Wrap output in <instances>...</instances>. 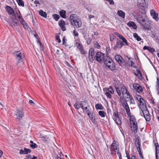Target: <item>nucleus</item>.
<instances>
[{
  "label": "nucleus",
  "instance_id": "7",
  "mask_svg": "<svg viewBox=\"0 0 159 159\" xmlns=\"http://www.w3.org/2000/svg\"><path fill=\"white\" fill-rule=\"evenodd\" d=\"M83 103L82 109L84 112L87 113L88 115H89L90 113L92 112L89 109V106L88 103L84 101Z\"/></svg>",
  "mask_w": 159,
  "mask_h": 159
},
{
  "label": "nucleus",
  "instance_id": "33",
  "mask_svg": "<svg viewBox=\"0 0 159 159\" xmlns=\"http://www.w3.org/2000/svg\"><path fill=\"white\" fill-rule=\"evenodd\" d=\"M134 38L138 41L141 40V38L137 34L135 33L134 34Z\"/></svg>",
  "mask_w": 159,
  "mask_h": 159
},
{
  "label": "nucleus",
  "instance_id": "52",
  "mask_svg": "<svg viewBox=\"0 0 159 159\" xmlns=\"http://www.w3.org/2000/svg\"><path fill=\"white\" fill-rule=\"evenodd\" d=\"M17 18L19 19H22L23 18L22 16H21L20 11H19L18 13H17Z\"/></svg>",
  "mask_w": 159,
  "mask_h": 159
},
{
  "label": "nucleus",
  "instance_id": "13",
  "mask_svg": "<svg viewBox=\"0 0 159 159\" xmlns=\"http://www.w3.org/2000/svg\"><path fill=\"white\" fill-rule=\"evenodd\" d=\"M111 151L112 153H113L114 152H117L119 151V148L115 141L111 145Z\"/></svg>",
  "mask_w": 159,
  "mask_h": 159
},
{
  "label": "nucleus",
  "instance_id": "64",
  "mask_svg": "<svg viewBox=\"0 0 159 159\" xmlns=\"http://www.w3.org/2000/svg\"><path fill=\"white\" fill-rule=\"evenodd\" d=\"M131 159H136V158L135 156H132L131 157Z\"/></svg>",
  "mask_w": 159,
  "mask_h": 159
},
{
  "label": "nucleus",
  "instance_id": "47",
  "mask_svg": "<svg viewBox=\"0 0 159 159\" xmlns=\"http://www.w3.org/2000/svg\"><path fill=\"white\" fill-rule=\"evenodd\" d=\"M86 43L88 44H89L91 42V39L90 38H86Z\"/></svg>",
  "mask_w": 159,
  "mask_h": 159
},
{
  "label": "nucleus",
  "instance_id": "39",
  "mask_svg": "<svg viewBox=\"0 0 159 159\" xmlns=\"http://www.w3.org/2000/svg\"><path fill=\"white\" fill-rule=\"evenodd\" d=\"M52 17L55 20H58L60 18L59 15L57 14H53Z\"/></svg>",
  "mask_w": 159,
  "mask_h": 159
},
{
  "label": "nucleus",
  "instance_id": "15",
  "mask_svg": "<svg viewBox=\"0 0 159 159\" xmlns=\"http://www.w3.org/2000/svg\"><path fill=\"white\" fill-rule=\"evenodd\" d=\"M139 22L142 24V26L144 28V30H151V27L149 25H147L145 20H140Z\"/></svg>",
  "mask_w": 159,
  "mask_h": 159
},
{
  "label": "nucleus",
  "instance_id": "56",
  "mask_svg": "<svg viewBox=\"0 0 159 159\" xmlns=\"http://www.w3.org/2000/svg\"><path fill=\"white\" fill-rule=\"evenodd\" d=\"M20 154H26V153L25 152V150H23L22 149H21L20 150Z\"/></svg>",
  "mask_w": 159,
  "mask_h": 159
},
{
  "label": "nucleus",
  "instance_id": "8",
  "mask_svg": "<svg viewBox=\"0 0 159 159\" xmlns=\"http://www.w3.org/2000/svg\"><path fill=\"white\" fill-rule=\"evenodd\" d=\"M113 118L116 124L120 125H121V120L119 116L118 112L115 111L113 112Z\"/></svg>",
  "mask_w": 159,
  "mask_h": 159
},
{
  "label": "nucleus",
  "instance_id": "40",
  "mask_svg": "<svg viewBox=\"0 0 159 159\" xmlns=\"http://www.w3.org/2000/svg\"><path fill=\"white\" fill-rule=\"evenodd\" d=\"M16 1L19 5L22 7L24 6V2L22 0H16Z\"/></svg>",
  "mask_w": 159,
  "mask_h": 159
},
{
  "label": "nucleus",
  "instance_id": "51",
  "mask_svg": "<svg viewBox=\"0 0 159 159\" xmlns=\"http://www.w3.org/2000/svg\"><path fill=\"white\" fill-rule=\"evenodd\" d=\"M116 92H117L118 95L119 96H120L121 95V93L120 90L117 87L116 88Z\"/></svg>",
  "mask_w": 159,
  "mask_h": 159
},
{
  "label": "nucleus",
  "instance_id": "57",
  "mask_svg": "<svg viewBox=\"0 0 159 159\" xmlns=\"http://www.w3.org/2000/svg\"><path fill=\"white\" fill-rule=\"evenodd\" d=\"M73 34L75 36H78V33L75 30L73 31Z\"/></svg>",
  "mask_w": 159,
  "mask_h": 159
},
{
  "label": "nucleus",
  "instance_id": "34",
  "mask_svg": "<svg viewBox=\"0 0 159 159\" xmlns=\"http://www.w3.org/2000/svg\"><path fill=\"white\" fill-rule=\"evenodd\" d=\"M98 114L102 117H104L106 115V113L103 111H100L98 112Z\"/></svg>",
  "mask_w": 159,
  "mask_h": 159
},
{
  "label": "nucleus",
  "instance_id": "29",
  "mask_svg": "<svg viewBox=\"0 0 159 159\" xmlns=\"http://www.w3.org/2000/svg\"><path fill=\"white\" fill-rule=\"evenodd\" d=\"M66 11L63 10H61L60 11L59 13L60 16L64 19H66Z\"/></svg>",
  "mask_w": 159,
  "mask_h": 159
},
{
  "label": "nucleus",
  "instance_id": "45",
  "mask_svg": "<svg viewBox=\"0 0 159 159\" xmlns=\"http://www.w3.org/2000/svg\"><path fill=\"white\" fill-rule=\"evenodd\" d=\"M66 37L65 36H64L62 38V44L63 45H64L65 46H66Z\"/></svg>",
  "mask_w": 159,
  "mask_h": 159
},
{
  "label": "nucleus",
  "instance_id": "48",
  "mask_svg": "<svg viewBox=\"0 0 159 159\" xmlns=\"http://www.w3.org/2000/svg\"><path fill=\"white\" fill-rule=\"evenodd\" d=\"M30 146L32 148H34L38 147V145L35 143H34L30 145Z\"/></svg>",
  "mask_w": 159,
  "mask_h": 159
},
{
  "label": "nucleus",
  "instance_id": "25",
  "mask_svg": "<svg viewBox=\"0 0 159 159\" xmlns=\"http://www.w3.org/2000/svg\"><path fill=\"white\" fill-rule=\"evenodd\" d=\"M88 116L92 122L93 123H94L95 121V115H93V112L90 113L89 115H88Z\"/></svg>",
  "mask_w": 159,
  "mask_h": 159
},
{
  "label": "nucleus",
  "instance_id": "26",
  "mask_svg": "<svg viewBox=\"0 0 159 159\" xmlns=\"http://www.w3.org/2000/svg\"><path fill=\"white\" fill-rule=\"evenodd\" d=\"M6 9L7 11L10 14H12L14 13V11L13 9L10 7L7 6L6 7Z\"/></svg>",
  "mask_w": 159,
  "mask_h": 159
},
{
  "label": "nucleus",
  "instance_id": "1",
  "mask_svg": "<svg viewBox=\"0 0 159 159\" xmlns=\"http://www.w3.org/2000/svg\"><path fill=\"white\" fill-rule=\"evenodd\" d=\"M135 97L138 101V103L141 110V115L142 116V114H143L146 121H149L150 119V116L144 100L140 95L138 94L135 95Z\"/></svg>",
  "mask_w": 159,
  "mask_h": 159
},
{
  "label": "nucleus",
  "instance_id": "22",
  "mask_svg": "<svg viewBox=\"0 0 159 159\" xmlns=\"http://www.w3.org/2000/svg\"><path fill=\"white\" fill-rule=\"evenodd\" d=\"M126 104L122 106L125 109L127 115L129 116L131 114L129 107L127 103Z\"/></svg>",
  "mask_w": 159,
  "mask_h": 159
},
{
  "label": "nucleus",
  "instance_id": "14",
  "mask_svg": "<svg viewBox=\"0 0 159 159\" xmlns=\"http://www.w3.org/2000/svg\"><path fill=\"white\" fill-rule=\"evenodd\" d=\"M134 89L138 93H140L143 92L142 87L138 84H134L133 85Z\"/></svg>",
  "mask_w": 159,
  "mask_h": 159
},
{
  "label": "nucleus",
  "instance_id": "37",
  "mask_svg": "<svg viewBox=\"0 0 159 159\" xmlns=\"http://www.w3.org/2000/svg\"><path fill=\"white\" fill-rule=\"evenodd\" d=\"M75 45L79 50L83 47L82 45L78 42H76L75 43Z\"/></svg>",
  "mask_w": 159,
  "mask_h": 159
},
{
  "label": "nucleus",
  "instance_id": "2",
  "mask_svg": "<svg viewBox=\"0 0 159 159\" xmlns=\"http://www.w3.org/2000/svg\"><path fill=\"white\" fill-rule=\"evenodd\" d=\"M148 0H138V5L140 9L144 12L147 9Z\"/></svg>",
  "mask_w": 159,
  "mask_h": 159
},
{
  "label": "nucleus",
  "instance_id": "16",
  "mask_svg": "<svg viewBox=\"0 0 159 159\" xmlns=\"http://www.w3.org/2000/svg\"><path fill=\"white\" fill-rule=\"evenodd\" d=\"M131 130L134 134L137 133L138 129L137 124L130 125Z\"/></svg>",
  "mask_w": 159,
  "mask_h": 159
},
{
  "label": "nucleus",
  "instance_id": "17",
  "mask_svg": "<svg viewBox=\"0 0 159 159\" xmlns=\"http://www.w3.org/2000/svg\"><path fill=\"white\" fill-rule=\"evenodd\" d=\"M151 16L152 17L153 19L156 20L159 19L158 17V14L157 13L156 11L153 10H152L150 11Z\"/></svg>",
  "mask_w": 159,
  "mask_h": 159
},
{
  "label": "nucleus",
  "instance_id": "43",
  "mask_svg": "<svg viewBox=\"0 0 159 159\" xmlns=\"http://www.w3.org/2000/svg\"><path fill=\"white\" fill-rule=\"evenodd\" d=\"M79 50L80 53L83 54H85L87 53V52L84 49L83 47L80 49Z\"/></svg>",
  "mask_w": 159,
  "mask_h": 159
},
{
  "label": "nucleus",
  "instance_id": "62",
  "mask_svg": "<svg viewBox=\"0 0 159 159\" xmlns=\"http://www.w3.org/2000/svg\"><path fill=\"white\" fill-rule=\"evenodd\" d=\"M24 159H31V157L30 156H27L26 158H25Z\"/></svg>",
  "mask_w": 159,
  "mask_h": 159
},
{
  "label": "nucleus",
  "instance_id": "60",
  "mask_svg": "<svg viewBox=\"0 0 159 159\" xmlns=\"http://www.w3.org/2000/svg\"><path fill=\"white\" fill-rule=\"evenodd\" d=\"M157 86H158L159 85V79L158 78L157 79Z\"/></svg>",
  "mask_w": 159,
  "mask_h": 159
},
{
  "label": "nucleus",
  "instance_id": "63",
  "mask_svg": "<svg viewBox=\"0 0 159 159\" xmlns=\"http://www.w3.org/2000/svg\"><path fill=\"white\" fill-rule=\"evenodd\" d=\"M3 152L2 151L0 150V157L2 155Z\"/></svg>",
  "mask_w": 159,
  "mask_h": 159
},
{
  "label": "nucleus",
  "instance_id": "9",
  "mask_svg": "<svg viewBox=\"0 0 159 159\" xmlns=\"http://www.w3.org/2000/svg\"><path fill=\"white\" fill-rule=\"evenodd\" d=\"M121 90L123 97L126 98H130V95L125 87L122 86L121 88Z\"/></svg>",
  "mask_w": 159,
  "mask_h": 159
},
{
  "label": "nucleus",
  "instance_id": "55",
  "mask_svg": "<svg viewBox=\"0 0 159 159\" xmlns=\"http://www.w3.org/2000/svg\"><path fill=\"white\" fill-rule=\"evenodd\" d=\"M56 39L58 41V42L60 43L61 42V40L60 39V36L58 35H57L56 36Z\"/></svg>",
  "mask_w": 159,
  "mask_h": 159
},
{
  "label": "nucleus",
  "instance_id": "32",
  "mask_svg": "<svg viewBox=\"0 0 159 159\" xmlns=\"http://www.w3.org/2000/svg\"><path fill=\"white\" fill-rule=\"evenodd\" d=\"M79 19V17L75 14H72L70 16V20H77Z\"/></svg>",
  "mask_w": 159,
  "mask_h": 159
},
{
  "label": "nucleus",
  "instance_id": "23",
  "mask_svg": "<svg viewBox=\"0 0 159 159\" xmlns=\"http://www.w3.org/2000/svg\"><path fill=\"white\" fill-rule=\"evenodd\" d=\"M123 45H122L121 41L119 40L116 42V45L114 47L113 49L114 50H116L117 48H121Z\"/></svg>",
  "mask_w": 159,
  "mask_h": 159
},
{
  "label": "nucleus",
  "instance_id": "58",
  "mask_svg": "<svg viewBox=\"0 0 159 159\" xmlns=\"http://www.w3.org/2000/svg\"><path fill=\"white\" fill-rule=\"evenodd\" d=\"M125 152H126V157H127L128 159V157H129V152L127 151H126Z\"/></svg>",
  "mask_w": 159,
  "mask_h": 159
},
{
  "label": "nucleus",
  "instance_id": "36",
  "mask_svg": "<svg viewBox=\"0 0 159 159\" xmlns=\"http://www.w3.org/2000/svg\"><path fill=\"white\" fill-rule=\"evenodd\" d=\"M96 108L97 109L102 110L103 108V107L101 104H97L95 105Z\"/></svg>",
  "mask_w": 159,
  "mask_h": 159
},
{
  "label": "nucleus",
  "instance_id": "19",
  "mask_svg": "<svg viewBox=\"0 0 159 159\" xmlns=\"http://www.w3.org/2000/svg\"><path fill=\"white\" fill-rule=\"evenodd\" d=\"M72 24H74L76 28H79L81 26V20H72L71 21Z\"/></svg>",
  "mask_w": 159,
  "mask_h": 159
},
{
  "label": "nucleus",
  "instance_id": "5",
  "mask_svg": "<svg viewBox=\"0 0 159 159\" xmlns=\"http://www.w3.org/2000/svg\"><path fill=\"white\" fill-rule=\"evenodd\" d=\"M15 56L18 61L17 63V66H20L19 64L20 62H21L22 64H23V62L22 61L21 62L20 61L24 57V55L23 53L20 51H16L15 53Z\"/></svg>",
  "mask_w": 159,
  "mask_h": 159
},
{
  "label": "nucleus",
  "instance_id": "44",
  "mask_svg": "<svg viewBox=\"0 0 159 159\" xmlns=\"http://www.w3.org/2000/svg\"><path fill=\"white\" fill-rule=\"evenodd\" d=\"M137 76H138L139 78L140 79H142V73L140 72V71L139 70H137Z\"/></svg>",
  "mask_w": 159,
  "mask_h": 159
},
{
  "label": "nucleus",
  "instance_id": "4",
  "mask_svg": "<svg viewBox=\"0 0 159 159\" xmlns=\"http://www.w3.org/2000/svg\"><path fill=\"white\" fill-rule=\"evenodd\" d=\"M103 90L104 94L107 98H111L112 96L111 94H113L114 92L113 89L110 86L108 88H103Z\"/></svg>",
  "mask_w": 159,
  "mask_h": 159
},
{
  "label": "nucleus",
  "instance_id": "18",
  "mask_svg": "<svg viewBox=\"0 0 159 159\" xmlns=\"http://www.w3.org/2000/svg\"><path fill=\"white\" fill-rule=\"evenodd\" d=\"M7 22L12 27L16 26L19 25L18 20H7Z\"/></svg>",
  "mask_w": 159,
  "mask_h": 159
},
{
  "label": "nucleus",
  "instance_id": "59",
  "mask_svg": "<svg viewBox=\"0 0 159 159\" xmlns=\"http://www.w3.org/2000/svg\"><path fill=\"white\" fill-rule=\"evenodd\" d=\"M29 103L30 104H32V105H34V103L33 101V100H30L29 101Z\"/></svg>",
  "mask_w": 159,
  "mask_h": 159
},
{
  "label": "nucleus",
  "instance_id": "61",
  "mask_svg": "<svg viewBox=\"0 0 159 159\" xmlns=\"http://www.w3.org/2000/svg\"><path fill=\"white\" fill-rule=\"evenodd\" d=\"M117 152V154L118 155L119 157H121V154L118 151Z\"/></svg>",
  "mask_w": 159,
  "mask_h": 159
},
{
  "label": "nucleus",
  "instance_id": "54",
  "mask_svg": "<svg viewBox=\"0 0 159 159\" xmlns=\"http://www.w3.org/2000/svg\"><path fill=\"white\" fill-rule=\"evenodd\" d=\"M130 99V104H134V99L130 97V98H129Z\"/></svg>",
  "mask_w": 159,
  "mask_h": 159
},
{
  "label": "nucleus",
  "instance_id": "53",
  "mask_svg": "<svg viewBox=\"0 0 159 159\" xmlns=\"http://www.w3.org/2000/svg\"><path fill=\"white\" fill-rule=\"evenodd\" d=\"M24 150H25V152L26 153V154L28 153H30L31 152V150L30 149H27L26 148H24Z\"/></svg>",
  "mask_w": 159,
  "mask_h": 159
},
{
  "label": "nucleus",
  "instance_id": "10",
  "mask_svg": "<svg viewBox=\"0 0 159 159\" xmlns=\"http://www.w3.org/2000/svg\"><path fill=\"white\" fill-rule=\"evenodd\" d=\"M104 58V54L101 52H98L96 53L94 58H96L98 62H100L103 61Z\"/></svg>",
  "mask_w": 159,
  "mask_h": 159
},
{
  "label": "nucleus",
  "instance_id": "46",
  "mask_svg": "<svg viewBox=\"0 0 159 159\" xmlns=\"http://www.w3.org/2000/svg\"><path fill=\"white\" fill-rule=\"evenodd\" d=\"M136 147H137V150L139 152V154L140 155L141 154V152H140V148L139 147V143H138L137 144Z\"/></svg>",
  "mask_w": 159,
  "mask_h": 159
},
{
  "label": "nucleus",
  "instance_id": "11",
  "mask_svg": "<svg viewBox=\"0 0 159 159\" xmlns=\"http://www.w3.org/2000/svg\"><path fill=\"white\" fill-rule=\"evenodd\" d=\"M15 116L16 119L19 120H21L24 116V113L22 112V109H17Z\"/></svg>",
  "mask_w": 159,
  "mask_h": 159
},
{
  "label": "nucleus",
  "instance_id": "20",
  "mask_svg": "<svg viewBox=\"0 0 159 159\" xmlns=\"http://www.w3.org/2000/svg\"><path fill=\"white\" fill-rule=\"evenodd\" d=\"M59 25L61 27V30L64 31L66 30V28L65 25H66V24L64 20H60L59 22Z\"/></svg>",
  "mask_w": 159,
  "mask_h": 159
},
{
  "label": "nucleus",
  "instance_id": "41",
  "mask_svg": "<svg viewBox=\"0 0 159 159\" xmlns=\"http://www.w3.org/2000/svg\"><path fill=\"white\" fill-rule=\"evenodd\" d=\"M94 50L93 48H91L89 52V55H94Z\"/></svg>",
  "mask_w": 159,
  "mask_h": 159
},
{
  "label": "nucleus",
  "instance_id": "30",
  "mask_svg": "<svg viewBox=\"0 0 159 159\" xmlns=\"http://www.w3.org/2000/svg\"><path fill=\"white\" fill-rule=\"evenodd\" d=\"M143 49L144 50H148L150 52L152 53L154 52L155 51L153 48L147 46H144L143 48Z\"/></svg>",
  "mask_w": 159,
  "mask_h": 159
},
{
  "label": "nucleus",
  "instance_id": "24",
  "mask_svg": "<svg viewBox=\"0 0 159 159\" xmlns=\"http://www.w3.org/2000/svg\"><path fill=\"white\" fill-rule=\"evenodd\" d=\"M84 101H82L80 102H76L74 104V106L77 109H80V108H82L83 105V102H84Z\"/></svg>",
  "mask_w": 159,
  "mask_h": 159
},
{
  "label": "nucleus",
  "instance_id": "31",
  "mask_svg": "<svg viewBox=\"0 0 159 159\" xmlns=\"http://www.w3.org/2000/svg\"><path fill=\"white\" fill-rule=\"evenodd\" d=\"M20 21L21 24L23 25L25 29H28L29 26L25 20H20Z\"/></svg>",
  "mask_w": 159,
  "mask_h": 159
},
{
  "label": "nucleus",
  "instance_id": "6",
  "mask_svg": "<svg viewBox=\"0 0 159 159\" xmlns=\"http://www.w3.org/2000/svg\"><path fill=\"white\" fill-rule=\"evenodd\" d=\"M115 58L121 66L124 67L125 66L126 62L121 56L116 55L115 56Z\"/></svg>",
  "mask_w": 159,
  "mask_h": 159
},
{
  "label": "nucleus",
  "instance_id": "49",
  "mask_svg": "<svg viewBox=\"0 0 159 159\" xmlns=\"http://www.w3.org/2000/svg\"><path fill=\"white\" fill-rule=\"evenodd\" d=\"M156 157L157 159H159V149H157L156 152Z\"/></svg>",
  "mask_w": 159,
  "mask_h": 159
},
{
  "label": "nucleus",
  "instance_id": "21",
  "mask_svg": "<svg viewBox=\"0 0 159 159\" xmlns=\"http://www.w3.org/2000/svg\"><path fill=\"white\" fill-rule=\"evenodd\" d=\"M129 116L130 125L137 124L136 120V119L134 116L133 115H130Z\"/></svg>",
  "mask_w": 159,
  "mask_h": 159
},
{
  "label": "nucleus",
  "instance_id": "3",
  "mask_svg": "<svg viewBox=\"0 0 159 159\" xmlns=\"http://www.w3.org/2000/svg\"><path fill=\"white\" fill-rule=\"evenodd\" d=\"M104 64L111 70L115 69V65L112 60L110 58H105L104 60Z\"/></svg>",
  "mask_w": 159,
  "mask_h": 159
},
{
  "label": "nucleus",
  "instance_id": "28",
  "mask_svg": "<svg viewBox=\"0 0 159 159\" xmlns=\"http://www.w3.org/2000/svg\"><path fill=\"white\" fill-rule=\"evenodd\" d=\"M117 14L119 16L121 17L122 18H125V13L122 10H118L117 11Z\"/></svg>",
  "mask_w": 159,
  "mask_h": 159
},
{
  "label": "nucleus",
  "instance_id": "42",
  "mask_svg": "<svg viewBox=\"0 0 159 159\" xmlns=\"http://www.w3.org/2000/svg\"><path fill=\"white\" fill-rule=\"evenodd\" d=\"M93 46L94 48L98 49L100 47V46L97 42H94Z\"/></svg>",
  "mask_w": 159,
  "mask_h": 159
},
{
  "label": "nucleus",
  "instance_id": "35",
  "mask_svg": "<svg viewBox=\"0 0 159 159\" xmlns=\"http://www.w3.org/2000/svg\"><path fill=\"white\" fill-rule=\"evenodd\" d=\"M39 14L41 16L44 17H47L46 13L42 10L39 11Z\"/></svg>",
  "mask_w": 159,
  "mask_h": 159
},
{
  "label": "nucleus",
  "instance_id": "38",
  "mask_svg": "<svg viewBox=\"0 0 159 159\" xmlns=\"http://www.w3.org/2000/svg\"><path fill=\"white\" fill-rule=\"evenodd\" d=\"M120 101L122 106L127 103V101L124 98H120Z\"/></svg>",
  "mask_w": 159,
  "mask_h": 159
},
{
  "label": "nucleus",
  "instance_id": "12",
  "mask_svg": "<svg viewBox=\"0 0 159 159\" xmlns=\"http://www.w3.org/2000/svg\"><path fill=\"white\" fill-rule=\"evenodd\" d=\"M115 34L120 39L122 40V41H121L122 45L124 46H126L128 45L127 40L121 35L117 33H116Z\"/></svg>",
  "mask_w": 159,
  "mask_h": 159
},
{
  "label": "nucleus",
  "instance_id": "50",
  "mask_svg": "<svg viewBox=\"0 0 159 159\" xmlns=\"http://www.w3.org/2000/svg\"><path fill=\"white\" fill-rule=\"evenodd\" d=\"M93 56L89 55V60L91 62H92L93 61Z\"/></svg>",
  "mask_w": 159,
  "mask_h": 159
},
{
  "label": "nucleus",
  "instance_id": "27",
  "mask_svg": "<svg viewBox=\"0 0 159 159\" xmlns=\"http://www.w3.org/2000/svg\"><path fill=\"white\" fill-rule=\"evenodd\" d=\"M127 25L130 27H131L134 29H136L137 26L134 22L132 21H129L127 23Z\"/></svg>",
  "mask_w": 159,
  "mask_h": 159
}]
</instances>
